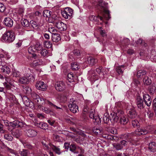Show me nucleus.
<instances>
[{
  "label": "nucleus",
  "instance_id": "nucleus-48",
  "mask_svg": "<svg viewBox=\"0 0 156 156\" xmlns=\"http://www.w3.org/2000/svg\"><path fill=\"white\" fill-rule=\"evenodd\" d=\"M20 132L18 130H16L13 132V136L17 138L20 137Z\"/></svg>",
  "mask_w": 156,
  "mask_h": 156
},
{
  "label": "nucleus",
  "instance_id": "nucleus-49",
  "mask_svg": "<svg viewBox=\"0 0 156 156\" xmlns=\"http://www.w3.org/2000/svg\"><path fill=\"white\" fill-rule=\"evenodd\" d=\"M30 24L34 28H37L38 27V24L36 22L33 21H31L30 23Z\"/></svg>",
  "mask_w": 156,
  "mask_h": 156
},
{
  "label": "nucleus",
  "instance_id": "nucleus-10",
  "mask_svg": "<svg viewBox=\"0 0 156 156\" xmlns=\"http://www.w3.org/2000/svg\"><path fill=\"white\" fill-rule=\"evenodd\" d=\"M55 25L57 28L62 31L66 30L67 28L66 25L61 21L56 22Z\"/></svg>",
  "mask_w": 156,
  "mask_h": 156
},
{
  "label": "nucleus",
  "instance_id": "nucleus-26",
  "mask_svg": "<svg viewBox=\"0 0 156 156\" xmlns=\"http://www.w3.org/2000/svg\"><path fill=\"white\" fill-rule=\"evenodd\" d=\"M112 145L113 147L117 150H121L123 148L122 145H121L120 143H114L112 144Z\"/></svg>",
  "mask_w": 156,
  "mask_h": 156
},
{
  "label": "nucleus",
  "instance_id": "nucleus-55",
  "mask_svg": "<svg viewBox=\"0 0 156 156\" xmlns=\"http://www.w3.org/2000/svg\"><path fill=\"white\" fill-rule=\"evenodd\" d=\"M100 34L103 37H106L107 35V34L106 33L104 30H101L100 31Z\"/></svg>",
  "mask_w": 156,
  "mask_h": 156
},
{
  "label": "nucleus",
  "instance_id": "nucleus-31",
  "mask_svg": "<svg viewBox=\"0 0 156 156\" xmlns=\"http://www.w3.org/2000/svg\"><path fill=\"white\" fill-rule=\"evenodd\" d=\"M120 118L119 116H118L117 115V112L114 114L113 115L112 117V119H110V121H112V122H116L118 121L119 118Z\"/></svg>",
  "mask_w": 156,
  "mask_h": 156
},
{
  "label": "nucleus",
  "instance_id": "nucleus-60",
  "mask_svg": "<svg viewBox=\"0 0 156 156\" xmlns=\"http://www.w3.org/2000/svg\"><path fill=\"white\" fill-rule=\"evenodd\" d=\"M24 10L23 9L20 8L18 10V13L20 15H22L23 13L24 12Z\"/></svg>",
  "mask_w": 156,
  "mask_h": 156
},
{
  "label": "nucleus",
  "instance_id": "nucleus-27",
  "mask_svg": "<svg viewBox=\"0 0 156 156\" xmlns=\"http://www.w3.org/2000/svg\"><path fill=\"white\" fill-rule=\"evenodd\" d=\"M143 82L144 85H150L151 83V80L149 79L148 76L144 77L143 80Z\"/></svg>",
  "mask_w": 156,
  "mask_h": 156
},
{
  "label": "nucleus",
  "instance_id": "nucleus-61",
  "mask_svg": "<svg viewBox=\"0 0 156 156\" xmlns=\"http://www.w3.org/2000/svg\"><path fill=\"white\" fill-rule=\"evenodd\" d=\"M47 122L51 126H53L55 121L54 120H51V119H48L47 121Z\"/></svg>",
  "mask_w": 156,
  "mask_h": 156
},
{
  "label": "nucleus",
  "instance_id": "nucleus-29",
  "mask_svg": "<svg viewBox=\"0 0 156 156\" xmlns=\"http://www.w3.org/2000/svg\"><path fill=\"white\" fill-rule=\"evenodd\" d=\"M71 68L73 70H77L79 69L80 67L78 64L73 62L71 64Z\"/></svg>",
  "mask_w": 156,
  "mask_h": 156
},
{
  "label": "nucleus",
  "instance_id": "nucleus-46",
  "mask_svg": "<svg viewBox=\"0 0 156 156\" xmlns=\"http://www.w3.org/2000/svg\"><path fill=\"white\" fill-rule=\"evenodd\" d=\"M26 76L28 79L29 82V81H34V77L32 75L30 74L27 73L26 74Z\"/></svg>",
  "mask_w": 156,
  "mask_h": 156
},
{
  "label": "nucleus",
  "instance_id": "nucleus-17",
  "mask_svg": "<svg viewBox=\"0 0 156 156\" xmlns=\"http://www.w3.org/2000/svg\"><path fill=\"white\" fill-rule=\"evenodd\" d=\"M1 71L3 74L6 75L9 74L11 72L10 69L6 65L2 66Z\"/></svg>",
  "mask_w": 156,
  "mask_h": 156
},
{
  "label": "nucleus",
  "instance_id": "nucleus-28",
  "mask_svg": "<svg viewBox=\"0 0 156 156\" xmlns=\"http://www.w3.org/2000/svg\"><path fill=\"white\" fill-rule=\"evenodd\" d=\"M105 70L106 72H108V69L102 68L101 67L97 68L96 69V71L98 73L100 74L101 72L103 73H105V72L104 71Z\"/></svg>",
  "mask_w": 156,
  "mask_h": 156
},
{
  "label": "nucleus",
  "instance_id": "nucleus-36",
  "mask_svg": "<svg viewBox=\"0 0 156 156\" xmlns=\"http://www.w3.org/2000/svg\"><path fill=\"white\" fill-rule=\"evenodd\" d=\"M29 153L28 151L26 150H23V151L20 152V156H28Z\"/></svg>",
  "mask_w": 156,
  "mask_h": 156
},
{
  "label": "nucleus",
  "instance_id": "nucleus-53",
  "mask_svg": "<svg viewBox=\"0 0 156 156\" xmlns=\"http://www.w3.org/2000/svg\"><path fill=\"white\" fill-rule=\"evenodd\" d=\"M28 51L29 53L32 54L33 55L34 54L33 53L34 52H36L35 49H34V47L31 46H30L28 48Z\"/></svg>",
  "mask_w": 156,
  "mask_h": 156
},
{
  "label": "nucleus",
  "instance_id": "nucleus-51",
  "mask_svg": "<svg viewBox=\"0 0 156 156\" xmlns=\"http://www.w3.org/2000/svg\"><path fill=\"white\" fill-rule=\"evenodd\" d=\"M93 132L96 134H100L101 130L97 128H94L93 130Z\"/></svg>",
  "mask_w": 156,
  "mask_h": 156
},
{
  "label": "nucleus",
  "instance_id": "nucleus-7",
  "mask_svg": "<svg viewBox=\"0 0 156 156\" xmlns=\"http://www.w3.org/2000/svg\"><path fill=\"white\" fill-rule=\"evenodd\" d=\"M55 87L57 90L61 91L64 90L65 88V84L63 81H60L56 83Z\"/></svg>",
  "mask_w": 156,
  "mask_h": 156
},
{
  "label": "nucleus",
  "instance_id": "nucleus-34",
  "mask_svg": "<svg viewBox=\"0 0 156 156\" xmlns=\"http://www.w3.org/2000/svg\"><path fill=\"white\" fill-rule=\"evenodd\" d=\"M31 96L33 99L37 100V101H36L35 102H38L39 101L38 99H40V97L36 93L32 92L31 93Z\"/></svg>",
  "mask_w": 156,
  "mask_h": 156
},
{
  "label": "nucleus",
  "instance_id": "nucleus-32",
  "mask_svg": "<svg viewBox=\"0 0 156 156\" xmlns=\"http://www.w3.org/2000/svg\"><path fill=\"white\" fill-rule=\"evenodd\" d=\"M124 66L122 65L116 68V71L119 74H122L123 73V70L124 69Z\"/></svg>",
  "mask_w": 156,
  "mask_h": 156
},
{
  "label": "nucleus",
  "instance_id": "nucleus-44",
  "mask_svg": "<svg viewBox=\"0 0 156 156\" xmlns=\"http://www.w3.org/2000/svg\"><path fill=\"white\" fill-rule=\"evenodd\" d=\"M76 147L75 144H72L69 146V150L72 152L75 153Z\"/></svg>",
  "mask_w": 156,
  "mask_h": 156
},
{
  "label": "nucleus",
  "instance_id": "nucleus-54",
  "mask_svg": "<svg viewBox=\"0 0 156 156\" xmlns=\"http://www.w3.org/2000/svg\"><path fill=\"white\" fill-rule=\"evenodd\" d=\"M74 54L76 56H79L80 55V51L79 50H75L73 52Z\"/></svg>",
  "mask_w": 156,
  "mask_h": 156
},
{
  "label": "nucleus",
  "instance_id": "nucleus-62",
  "mask_svg": "<svg viewBox=\"0 0 156 156\" xmlns=\"http://www.w3.org/2000/svg\"><path fill=\"white\" fill-rule=\"evenodd\" d=\"M89 108L87 106H86L84 107L83 109V111L84 112V114H86L87 112L89 111Z\"/></svg>",
  "mask_w": 156,
  "mask_h": 156
},
{
  "label": "nucleus",
  "instance_id": "nucleus-41",
  "mask_svg": "<svg viewBox=\"0 0 156 156\" xmlns=\"http://www.w3.org/2000/svg\"><path fill=\"white\" fill-rule=\"evenodd\" d=\"M103 119L104 123L106 124L108 123L111 119L109 118V115L107 114L104 116Z\"/></svg>",
  "mask_w": 156,
  "mask_h": 156
},
{
  "label": "nucleus",
  "instance_id": "nucleus-30",
  "mask_svg": "<svg viewBox=\"0 0 156 156\" xmlns=\"http://www.w3.org/2000/svg\"><path fill=\"white\" fill-rule=\"evenodd\" d=\"M41 143L45 150L48 151V150H49V144H48L45 140L42 141Z\"/></svg>",
  "mask_w": 156,
  "mask_h": 156
},
{
  "label": "nucleus",
  "instance_id": "nucleus-33",
  "mask_svg": "<svg viewBox=\"0 0 156 156\" xmlns=\"http://www.w3.org/2000/svg\"><path fill=\"white\" fill-rule=\"evenodd\" d=\"M67 80L69 82L74 81V76L73 74L70 73L68 74L67 76Z\"/></svg>",
  "mask_w": 156,
  "mask_h": 156
},
{
  "label": "nucleus",
  "instance_id": "nucleus-22",
  "mask_svg": "<svg viewBox=\"0 0 156 156\" xmlns=\"http://www.w3.org/2000/svg\"><path fill=\"white\" fill-rule=\"evenodd\" d=\"M137 115V113L133 109H130L128 113L129 117L132 119L135 118L136 116Z\"/></svg>",
  "mask_w": 156,
  "mask_h": 156
},
{
  "label": "nucleus",
  "instance_id": "nucleus-1",
  "mask_svg": "<svg viewBox=\"0 0 156 156\" xmlns=\"http://www.w3.org/2000/svg\"><path fill=\"white\" fill-rule=\"evenodd\" d=\"M14 32L12 30L6 31L2 37V41L7 43L13 41L15 39Z\"/></svg>",
  "mask_w": 156,
  "mask_h": 156
},
{
  "label": "nucleus",
  "instance_id": "nucleus-6",
  "mask_svg": "<svg viewBox=\"0 0 156 156\" xmlns=\"http://www.w3.org/2000/svg\"><path fill=\"white\" fill-rule=\"evenodd\" d=\"M90 117L93 119V122L97 124L101 122V119L97 114H95L93 112H91L89 114Z\"/></svg>",
  "mask_w": 156,
  "mask_h": 156
},
{
  "label": "nucleus",
  "instance_id": "nucleus-15",
  "mask_svg": "<svg viewBox=\"0 0 156 156\" xmlns=\"http://www.w3.org/2000/svg\"><path fill=\"white\" fill-rule=\"evenodd\" d=\"M10 125L13 127H22L24 125L23 123L18 120H15L10 122Z\"/></svg>",
  "mask_w": 156,
  "mask_h": 156
},
{
  "label": "nucleus",
  "instance_id": "nucleus-5",
  "mask_svg": "<svg viewBox=\"0 0 156 156\" xmlns=\"http://www.w3.org/2000/svg\"><path fill=\"white\" fill-rule=\"evenodd\" d=\"M68 106L69 109L73 113H76L79 111L78 107L75 101H71Z\"/></svg>",
  "mask_w": 156,
  "mask_h": 156
},
{
  "label": "nucleus",
  "instance_id": "nucleus-45",
  "mask_svg": "<svg viewBox=\"0 0 156 156\" xmlns=\"http://www.w3.org/2000/svg\"><path fill=\"white\" fill-rule=\"evenodd\" d=\"M22 24L24 27H28L30 24L29 21L26 19H24L21 22Z\"/></svg>",
  "mask_w": 156,
  "mask_h": 156
},
{
  "label": "nucleus",
  "instance_id": "nucleus-12",
  "mask_svg": "<svg viewBox=\"0 0 156 156\" xmlns=\"http://www.w3.org/2000/svg\"><path fill=\"white\" fill-rule=\"evenodd\" d=\"M143 97L145 104L147 106H150L152 101L151 97L147 94H145L143 95Z\"/></svg>",
  "mask_w": 156,
  "mask_h": 156
},
{
  "label": "nucleus",
  "instance_id": "nucleus-2",
  "mask_svg": "<svg viewBox=\"0 0 156 156\" xmlns=\"http://www.w3.org/2000/svg\"><path fill=\"white\" fill-rule=\"evenodd\" d=\"M49 150H48V152L50 156H54L53 152L51 151V149L56 154L59 155L62 153V151L59 146L57 147L51 144H49Z\"/></svg>",
  "mask_w": 156,
  "mask_h": 156
},
{
  "label": "nucleus",
  "instance_id": "nucleus-63",
  "mask_svg": "<svg viewBox=\"0 0 156 156\" xmlns=\"http://www.w3.org/2000/svg\"><path fill=\"white\" fill-rule=\"evenodd\" d=\"M121 145H122L123 147L125 146L127 144V141L124 140H122L120 142V144Z\"/></svg>",
  "mask_w": 156,
  "mask_h": 156
},
{
  "label": "nucleus",
  "instance_id": "nucleus-35",
  "mask_svg": "<svg viewBox=\"0 0 156 156\" xmlns=\"http://www.w3.org/2000/svg\"><path fill=\"white\" fill-rule=\"evenodd\" d=\"M51 12L49 10H44L43 12L44 16L47 18H49L51 16Z\"/></svg>",
  "mask_w": 156,
  "mask_h": 156
},
{
  "label": "nucleus",
  "instance_id": "nucleus-37",
  "mask_svg": "<svg viewBox=\"0 0 156 156\" xmlns=\"http://www.w3.org/2000/svg\"><path fill=\"white\" fill-rule=\"evenodd\" d=\"M4 138L8 141H12L13 139V137L9 134H5L4 135Z\"/></svg>",
  "mask_w": 156,
  "mask_h": 156
},
{
  "label": "nucleus",
  "instance_id": "nucleus-13",
  "mask_svg": "<svg viewBox=\"0 0 156 156\" xmlns=\"http://www.w3.org/2000/svg\"><path fill=\"white\" fill-rule=\"evenodd\" d=\"M148 131L143 128L137 129L135 131V134L139 136L147 134Z\"/></svg>",
  "mask_w": 156,
  "mask_h": 156
},
{
  "label": "nucleus",
  "instance_id": "nucleus-43",
  "mask_svg": "<svg viewBox=\"0 0 156 156\" xmlns=\"http://www.w3.org/2000/svg\"><path fill=\"white\" fill-rule=\"evenodd\" d=\"M89 74L91 76V79H94L97 75L95 73V72L94 70H90L89 73Z\"/></svg>",
  "mask_w": 156,
  "mask_h": 156
},
{
  "label": "nucleus",
  "instance_id": "nucleus-11",
  "mask_svg": "<svg viewBox=\"0 0 156 156\" xmlns=\"http://www.w3.org/2000/svg\"><path fill=\"white\" fill-rule=\"evenodd\" d=\"M25 132L26 135L29 137H33L36 136L37 135V132L32 129H27Z\"/></svg>",
  "mask_w": 156,
  "mask_h": 156
},
{
  "label": "nucleus",
  "instance_id": "nucleus-3",
  "mask_svg": "<svg viewBox=\"0 0 156 156\" xmlns=\"http://www.w3.org/2000/svg\"><path fill=\"white\" fill-rule=\"evenodd\" d=\"M117 115L120 117L119 122L122 124L125 125L127 123L128 121V118L123 111L121 110H118Z\"/></svg>",
  "mask_w": 156,
  "mask_h": 156
},
{
  "label": "nucleus",
  "instance_id": "nucleus-24",
  "mask_svg": "<svg viewBox=\"0 0 156 156\" xmlns=\"http://www.w3.org/2000/svg\"><path fill=\"white\" fill-rule=\"evenodd\" d=\"M42 48V45L39 42L36 43L34 47V49H35L36 51H40Z\"/></svg>",
  "mask_w": 156,
  "mask_h": 156
},
{
  "label": "nucleus",
  "instance_id": "nucleus-21",
  "mask_svg": "<svg viewBox=\"0 0 156 156\" xmlns=\"http://www.w3.org/2000/svg\"><path fill=\"white\" fill-rule=\"evenodd\" d=\"M149 149L151 151L154 152L156 151V144L154 142H151L150 143L149 146Z\"/></svg>",
  "mask_w": 156,
  "mask_h": 156
},
{
  "label": "nucleus",
  "instance_id": "nucleus-14",
  "mask_svg": "<svg viewBox=\"0 0 156 156\" xmlns=\"http://www.w3.org/2000/svg\"><path fill=\"white\" fill-rule=\"evenodd\" d=\"M136 104L137 107L141 109L144 108V104L143 101L141 97L140 96H137L136 100Z\"/></svg>",
  "mask_w": 156,
  "mask_h": 156
},
{
  "label": "nucleus",
  "instance_id": "nucleus-19",
  "mask_svg": "<svg viewBox=\"0 0 156 156\" xmlns=\"http://www.w3.org/2000/svg\"><path fill=\"white\" fill-rule=\"evenodd\" d=\"M35 126L44 130H46L48 128V124L43 122H40L37 123V125L35 124Z\"/></svg>",
  "mask_w": 156,
  "mask_h": 156
},
{
  "label": "nucleus",
  "instance_id": "nucleus-4",
  "mask_svg": "<svg viewBox=\"0 0 156 156\" xmlns=\"http://www.w3.org/2000/svg\"><path fill=\"white\" fill-rule=\"evenodd\" d=\"M62 16L66 19L71 18L73 13V10L69 7L65 8L61 12Z\"/></svg>",
  "mask_w": 156,
  "mask_h": 156
},
{
  "label": "nucleus",
  "instance_id": "nucleus-39",
  "mask_svg": "<svg viewBox=\"0 0 156 156\" xmlns=\"http://www.w3.org/2000/svg\"><path fill=\"white\" fill-rule=\"evenodd\" d=\"M41 55L43 56H45L48 55V51L45 49L42 48L40 52Z\"/></svg>",
  "mask_w": 156,
  "mask_h": 156
},
{
  "label": "nucleus",
  "instance_id": "nucleus-25",
  "mask_svg": "<svg viewBox=\"0 0 156 156\" xmlns=\"http://www.w3.org/2000/svg\"><path fill=\"white\" fill-rule=\"evenodd\" d=\"M146 73V71L144 70H140L138 71L137 73V76L138 78H141Z\"/></svg>",
  "mask_w": 156,
  "mask_h": 156
},
{
  "label": "nucleus",
  "instance_id": "nucleus-47",
  "mask_svg": "<svg viewBox=\"0 0 156 156\" xmlns=\"http://www.w3.org/2000/svg\"><path fill=\"white\" fill-rule=\"evenodd\" d=\"M132 125L133 127H136L139 126V123L137 120L134 119L132 120Z\"/></svg>",
  "mask_w": 156,
  "mask_h": 156
},
{
  "label": "nucleus",
  "instance_id": "nucleus-58",
  "mask_svg": "<svg viewBox=\"0 0 156 156\" xmlns=\"http://www.w3.org/2000/svg\"><path fill=\"white\" fill-rule=\"evenodd\" d=\"M147 115L149 118H151L154 115V113L148 110L147 112Z\"/></svg>",
  "mask_w": 156,
  "mask_h": 156
},
{
  "label": "nucleus",
  "instance_id": "nucleus-16",
  "mask_svg": "<svg viewBox=\"0 0 156 156\" xmlns=\"http://www.w3.org/2000/svg\"><path fill=\"white\" fill-rule=\"evenodd\" d=\"M4 23L6 26L9 27H12L13 24L12 20L9 17L5 18L4 20Z\"/></svg>",
  "mask_w": 156,
  "mask_h": 156
},
{
  "label": "nucleus",
  "instance_id": "nucleus-23",
  "mask_svg": "<svg viewBox=\"0 0 156 156\" xmlns=\"http://www.w3.org/2000/svg\"><path fill=\"white\" fill-rule=\"evenodd\" d=\"M97 62V59L93 57H89L87 58V62L89 64L91 65H93Z\"/></svg>",
  "mask_w": 156,
  "mask_h": 156
},
{
  "label": "nucleus",
  "instance_id": "nucleus-40",
  "mask_svg": "<svg viewBox=\"0 0 156 156\" xmlns=\"http://www.w3.org/2000/svg\"><path fill=\"white\" fill-rule=\"evenodd\" d=\"M20 73L17 70H14L13 71L12 73V75L13 77H17L20 76Z\"/></svg>",
  "mask_w": 156,
  "mask_h": 156
},
{
  "label": "nucleus",
  "instance_id": "nucleus-38",
  "mask_svg": "<svg viewBox=\"0 0 156 156\" xmlns=\"http://www.w3.org/2000/svg\"><path fill=\"white\" fill-rule=\"evenodd\" d=\"M24 103L27 107H29L31 108L34 107L33 103L32 102H30L29 100H28L24 101Z\"/></svg>",
  "mask_w": 156,
  "mask_h": 156
},
{
  "label": "nucleus",
  "instance_id": "nucleus-20",
  "mask_svg": "<svg viewBox=\"0 0 156 156\" xmlns=\"http://www.w3.org/2000/svg\"><path fill=\"white\" fill-rule=\"evenodd\" d=\"M19 82L23 84H27L29 83V80L27 77H26V74H25L24 76L20 78L19 80Z\"/></svg>",
  "mask_w": 156,
  "mask_h": 156
},
{
  "label": "nucleus",
  "instance_id": "nucleus-52",
  "mask_svg": "<svg viewBox=\"0 0 156 156\" xmlns=\"http://www.w3.org/2000/svg\"><path fill=\"white\" fill-rule=\"evenodd\" d=\"M136 44H141L143 46L146 47L147 45V44L145 43L144 41L141 39H139L137 41Z\"/></svg>",
  "mask_w": 156,
  "mask_h": 156
},
{
  "label": "nucleus",
  "instance_id": "nucleus-57",
  "mask_svg": "<svg viewBox=\"0 0 156 156\" xmlns=\"http://www.w3.org/2000/svg\"><path fill=\"white\" fill-rule=\"evenodd\" d=\"M48 103L49 104V105H51V106H53L54 108H55L56 109H62V108H61L58 107L54 105L52 103L50 102L49 101H48Z\"/></svg>",
  "mask_w": 156,
  "mask_h": 156
},
{
  "label": "nucleus",
  "instance_id": "nucleus-42",
  "mask_svg": "<svg viewBox=\"0 0 156 156\" xmlns=\"http://www.w3.org/2000/svg\"><path fill=\"white\" fill-rule=\"evenodd\" d=\"M44 44L47 48H50L52 47V44L50 41H45L44 42Z\"/></svg>",
  "mask_w": 156,
  "mask_h": 156
},
{
  "label": "nucleus",
  "instance_id": "nucleus-8",
  "mask_svg": "<svg viewBox=\"0 0 156 156\" xmlns=\"http://www.w3.org/2000/svg\"><path fill=\"white\" fill-rule=\"evenodd\" d=\"M104 2L101 1H100L98 2V5L103 8V11L105 14L104 17L106 18L107 20H108L110 18L109 12L108 9L104 8Z\"/></svg>",
  "mask_w": 156,
  "mask_h": 156
},
{
  "label": "nucleus",
  "instance_id": "nucleus-64",
  "mask_svg": "<svg viewBox=\"0 0 156 156\" xmlns=\"http://www.w3.org/2000/svg\"><path fill=\"white\" fill-rule=\"evenodd\" d=\"M96 17L95 16L93 15H91L89 17V19L91 21H94L95 20Z\"/></svg>",
  "mask_w": 156,
  "mask_h": 156
},
{
  "label": "nucleus",
  "instance_id": "nucleus-18",
  "mask_svg": "<svg viewBox=\"0 0 156 156\" xmlns=\"http://www.w3.org/2000/svg\"><path fill=\"white\" fill-rule=\"evenodd\" d=\"M52 40L55 42H58L61 40L60 35L57 33H53L52 34Z\"/></svg>",
  "mask_w": 156,
  "mask_h": 156
},
{
  "label": "nucleus",
  "instance_id": "nucleus-59",
  "mask_svg": "<svg viewBox=\"0 0 156 156\" xmlns=\"http://www.w3.org/2000/svg\"><path fill=\"white\" fill-rule=\"evenodd\" d=\"M70 144L68 143H65L64 144V148L68 150L69 148Z\"/></svg>",
  "mask_w": 156,
  "mask_h": 156
},
{
  "label": "nucleus",
  "instance_id": "nucleus-56",
  "mask_svg": "<svg viewBox=\"0 0 156 156\" xmlns=\"http://www.w3.org/2000/svg\"><path fill=\"white\" fill-rule=\"evenodd\" d=\"M5 9V7L2 3H0V12H3Z\"/></svg>",
  "mask_w": 156,
  "mask_h": 156
},
{
  "label": "nucleus",
  "instance_id": "nucleus-50",
  "mask_svg": "<svg viewBox=\"0 0 156 156\" xmlns=\"http://www.w3.org/2000/svg\"><path fill=\"white\" fill-rule=\"evenodd\" d=\"M4 53L3 50L1 49H0V65L2 64V58L4 57V55L3 53Z\"/></svg>",
  "mask_w": 156,
  "mask_h": 156
},
{
  "label": "nucleus",
  "instance_id": "nucleus-9",
  "mask_svg": "<svg viewBox=\"0 0 156 156\" xmlns=\"http://www.w3.org/2000/svg\"><path fill=\"white\" fill-rule=\"evenodd\" d=\"M36 87L39 90L44 91L46 89L47 85L43 82L38 81L36 83Z\"/></svg>",
  "mask_w": 156,
  "mask_h": 156
}]
</instances>
